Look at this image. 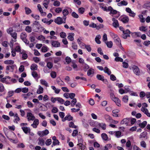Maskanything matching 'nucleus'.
Segmentation results:
<instances>
[{"instance_id":"nucleus-1","label":"nucleus","mask_w":150,"mask_h":150,"mask_svg":"<svg viewBox=\"0 0 150 150\" xmlns=\"http://www.w3.org/2000/svg\"><path fill=\"white\" fill-rule=\"evenodd\" d=\"M27 118L28 121H33L35 119V116L30 112H28L27 113Z\"/></svg>"},{"instance_id":"nucleus-2","label":"nucleus","mask_w":150,"mask_h":150,"mask_svg":"<svg viewBox=\"0 0 150 150\" xmlns=\"http://www.w3.org/2000/svg\"><path fill=\"white\" fill-rule=\"evenodd\" d=\"M132 69L134 73L137 75H139L140 74V72L138 67L134 65Z\"/></svg>"},{"instance_id":"nucleus-3","label":"nucleus","mask_w":150,"mask_h":150,"mask_svg":"<svg viewBox=\"0 0 150 150\" xmlns=\"http://www.w3.org/2000/svg\"><path fill=\"white\" fill-rule=\"evenodd\" d=\"M54 22L58 25H60L62 23H65V22L64 21L62 20V18L60 17H57L54 20Z\"/></svg>"},{"instance_id":"nucleus-4","label":"nucleus","mask_w":150,"mask_h":150,"mask_svg":"<svg viewBox=\"0 0 150 150\" xmlns=\"http://www.w3.org/2000/svg\"><path fill=\"white\" fill-rule=\"evenodd\" d=\"M110 14H117V16L116 17L117 18H118L120 15V12L118 11H117L116 10L113 9V8L111 7V9H110Z\"/></svg>"},{"instance_id":"nucleus-5","label":"nucleus","mask_w":150,"mask_h":150,"mask_svg":"<svg viewBox=\"0 0 150 150\" xmlns=\"http://www.w3.org/2000/svg\"><path fill=\"white\" fill-rule=\"evenodd\" d=\"M123 33L124 35L123 37L124 39H126L128 37H130L129 34L130 33V32L129 30H126L125 31H123Z\"/></svg>"},{"instance_id":"nucleus-6","label":"nucleus","mask_w":150,"mask_h":150,"mask_svg":"<svg viewBox=\"0 0 150 150\" xmlns=\"http://www.w3.org/2000/svg\"><path fill=\"white\" fill-rule=\"evenodd\" d=\"M112 20L113 21V23H112L113 26L116 28L118 27L119 24L118 21L115 18H113Z\"/></svg>"},{"instance_id":"nucleus-7","label":"nucleus","mask_w":150,"mask_h":150,"mask_svg":"<svg viewBox=\"0 0 150 150\" xmlns=\"http://www.w3.org/2000/svg\"><path fill=\"white\" fill-rule=\"evenodd\" d=\"M33 124L31 125V126L34 128L37 127V126L39 124V120L37 119H35L34 120Z\"/></svg>"},{"instance_id":"nucleus-8","label":"nucleus","mask_w":150,"mask_h":150,"mask_svg":"<svg viewBox=\"0 0 150 150\" xmlns=\"http://www.w3.org/2000/svg\"><path fill=\"white\" fill-rule=\"evenodd\" d=\"M112 100L116 103V105L120 107L121 106L120 100L118 98L115 97Z\"/></svg>"},{"instance_id":"nucleus-9","label":"nucleus","mask_w":150,"mask_h":150,"mask_svg":"<svg viewBox=\"0 0 150 150\" xmlns=\"http://www.w3.org/2000/svg\"><path fill=\"white\" fill-rule=\"evenodd\" d=\"M130 121V119L128 118H124L123 120L121 122L120 124L122 125H128V123Z\"/></svg>"},{"instance_id":"nucleus-10","label":"nucleus","mask_w":150,"mask_h":150,"mask_svg":"<svg viewBox=\"0 0 150 150\" xmlns=\"http://www.w3.org/2000/svg\"><path fill=\"white\" fill-rule=\"evenodd\" d=\"M73 119V117L71 116L70 114H68L67 115H66L64 118L62 120V121L63 122L65 121L66 120H68L69 121H70L71 120H72Z\"/></svg>"},{"instance_id":"nucleus-11","label":"nucleus","mask_w":150,"mask_h":150,"mask_svg":"<svg viewBox=\"0 0 150 150\" xmlns=\"http://www.w3.org/2000/svg\"><path fill=\"white\" fill-rule=\"evenodd\" d=\"M38 145L41 146H43L45 145V141L42 138H39L38 139Z\"/></svg>"},{"instance_id":"nucleus-12","label":"nucleus","mask_w":150,"mask_h":150,"mask_svg":"<svg viewBox=\"0 0 150 150\" xmlns=\"http://www.w3.org/2000/svg\"><path fill=\"white\" fill-rule=\"evenodd\" d=\"M128 2L125 1L123 0L121 1L120 2L117 4V5L119 6H127L128 4Z\"/></svg>"},{"instance_id":"nucleus-13","label":"nucleus","mask_w":150,"mask_h":150,"mask_svg":"<svg viewBox=\"0 0 150 150\" xmlns=\"http://www.w3.org/2000/svg\"><path fill=\"white\" fill-rule=\"evenodd\" d=\"M21 129L26 134L28 133L30 131V128L29 127H22Z\"/></svg>"},{"instance_id":"nucleus-14","label":"nucleus","mask_w":150,"mask_h":150,"mask_svg":"<svg viewBox=\"0 0 150 150\" xmlns=\"http://www.w3.org/2000/svg\"><path fill=\"white\" fill-rule=\"evenodd\" d=\"M14 117V122L16 123H18V122L20 120V118L17 113L15 114Z\"/></svg>"},{"instance_id":"nucleus-15","label":"nucleus","mask_w":150,"mask_h":150,"mask_svg":"<svg viewBox=\"0 0 150 150\" xmlns=\"http://www.w3.org/2000/svg\"><path fill=\"white\" fill-rule=\"evenodd\" d=\"M52 45L55 47H58L60 46V44L57 41H53L52 43Z\"/></svg>"},{"instance_id":"nucleus-16","label":"nucleus","mask_w":150,"mask_h":150,"mask_svg":"<svg viewBox=\"0 0 150 150\" xmlns=\"http://www.w3.org/2000/svg\"><path fill=\"white\" fill-rule=\"evenodd\" d=\"M74 33H69V35L67 37V38L71 41H72L74 40Z\"/></svg>"},{"instance_id":"nucleus-17","label":"nucleus","mask_w":150,"mask_h":150,"mask_svg":"<svg viewBox=\"0 0 150 150\" xmlns=\"http://www.w3.org/2000/svg\"><path fill=\"white\" fill-rule=\"evenodd\" d=\"M115 39H114V41L117 45L121 44V40L117 35H116Z\"/></svg>"},{"instance_id":"nucleus-18","label":"nucleus","mask_w":150,"mask_h":150,"mask_svg":"<svg viewBox=\"0 0 150 150\" xmlns=\"http://www.w3.org/2000/svg\"><path fill=\"white\" fill-rule=\"evenodd\" d=\"M49 2L50 0H44V1L43 5L46 8H47Z\"/></svg>"},{"instance_id":"nucleus-19","label":"nucleus","mask_w":150,"mask_h":150,"mask_svg":"<svg viewBox=\"0 0 150 150\" xmlns=\"http://www.w3.org/2000/svg\"><path fill=\"white\" fill-rule=\"evenodd\" d=\"M98 125L103 130H105L106 129V125L105 123H98Z\"/></svg>"},{"instance_id":"nucleus-20","label":"nucleus","mask_w":150,"mask_h":150,"mask_svg":"<svg viewBox=\"0 0 150 150\" xmlns=\"http://www.w3.org/2000/svg\"><path fill=\"white\" fill-rule=\"evenodd\" d=\"M129 20V19L127 16H125L121 18V21L124 23H128Z\"/></svg>"},{"instance_id":"nucleus-21","label":"nucleus","mask_w":150,"mask_h":150,"mask_svg":"<svg viewBox=\"0 0 150 150\" xmlns=\"http://www.w3.org/2000/svg\"><path fill=\"white\" fill-rule=\"evenodd\" d=\"M42 21L45 23H47L49 25L51 24L52 22L53 21L52 20H50V21H48L46 18H44L42 19Z\"/></svg>"},{"instance_id":"nucleus-22","label":"nucleus","mask_w":150,"mask_h":150,"mask_svg":"<svg viewBox=\"0 0 150 150\" xmlns=\"http://www.w3.org/2000/svg\"><path fill=\"white\" fill-rule=\"evenodd\" d=\"M10 35L11 37L14 39V41L15 42H16L17 38V33L16 32H13L12 33H11Z\"/></svg>"},{"instance_id":"nucleus-23","label":"nucleus","mask_w":150,"mask_h":150,"mask_svg":"<svg viewBox=\"0 0 150 150\" xmlns=\"http://www.w3.org/2000/svg\"><path fill=\"white\" fill-rule=\"evenodd\" d=\"M57 84L60 86L65 85V83L64 82L61 80L60 79H58V78H57Z\"/></svg>"},{"instance_id":"nucleus-24","label":"nucleus","mask_w":150,"mask_h":150,"mask_svg":"<svg viewBox=\"0 0 150 150\" xmlns=\"http://www.w3.org/2000/svg\"><path fill=\"white\" fill-rule=\"evenodd\" d=\"M38 69L37 65L35 64H32L30 66V69L32 70L35 71L37 70Z\"/></svg>"},{"instance_id":"nucleus-25","label":"nucleus","mask_w":150,"mask_h":150,"mask_svg":"<svg viewBox=\"0 0 150 150\" xmlns=\"http://www.w3.org/2000/svg\"><path fill=\"white\" fill-rule=\"evenodd\" d=\"M101 38V36L100 35H97L95 38V41L98 44H100L101 43L100 41V39Z\"/></svg>"},{"instance_id":"nucleus-26","label":"nucleus","mask_w":150,"mask_h":150,"mask_svg":"<svg viewBox=\"0 0 150 150\" xmlns=\"http://www.w3.org/2000/svg\"><path fill=\"white\" fill-rule=\"evenodd\" d=\"M147 122L146 121H143L142 123L139 124V126L141 128H144L146 125Z\"/></svg>"},{"instance_id":"nucleus-27","label":"nucleus","mask_w":150,"mask_h":150,"mask_svg":"<svg viewBox=\"0 0 150 150\" xmlns=\"http://www.w3.org/2000/svg\"><path fill=\"white\" fill-rule=\"evenodd\" d=\"M43 92V88H42L41 86H39V88L38 90L37 93L40 94L42 93Z\"/></svg>"},{"instance_id":"nucleus-28","label":"nucleus","mask_w":150,"mask_h":150,"mask_svg":"<svg viewBox=\"0 0 150 150\" xmlns=\"http://www.w3.org/2000/svg\"><path fill=\"white\" fill-rule=\"evenodd\" d=\"M115 135L117 138H119L122 136L121 132L119 131H115Z\"/></svg>"},{"instance_id":"nucleus-29","label":"nucleus","mask_w":150,"mask_h":150,"mask_svg":"<svg viewBox=\"0 0 150 150\" xmlns=\"http://www.w3.org/2000/svg\"><path fill=\"white\" fill-rule=\"evenodd\" d=\"M14 65H13L11 66H7L6 67V70H10L12 71L14 69Z\"/></svg>"},{"instance_id":"nucleus-30","label":"nucleus","mask_w":150,"mask_h":150,"mask_svg":"<svg viewBox=\"0 0 150 150\" xmlns=\"http://www.w3.org/2000/svg\"><path fill=\"white\" fill-rule=\"evenodd\" d=\"M103 71L105 73H107L109 75H110L111 73V71L107 67L104 68Z\"/></svg>"},{"instance_id":"nucleus-31","label":"nucleus","mask_w":150,"mask_h":150,"mask_svg":"<svg viewBox=\"0 0 150 150\" xmlns=\"http://www.w3.org/2000/svg\"><path fill=\"white\" fill-rule=\"evenodd\" d=\"M104 118L107 121H109L110 120L112 119L110 115L107 114H105L104 115Z\"/></svg>"},{"instance_id":"nucleus-32","label":"nucleus","mask_w":150,"mask_h":150,"mask_svg":"<svg viewBox=\"0 0 150 150\" xmlns=\"http://www.w3.org/2000/svg\"><path fill=\"white\" fill-rule=\"evenodd\" d=\"M4 63L6 64H13L14 63V61L11 60H6L4 61Z\"/></svg>"},{"instance_id":"nucleus-33","label":"nucleus","mask_w":150,"mask_h":150,"mask_svg":"<svg viewBox=\"0 0 150 150\" xmlns=\"http://www.w3.org/2000/svg\"><path fill=\"white\" fill-rule=\"evenodd\" d=\"M25 13L26 14L29 15L32 12L31 10L29 8L25 7Z\"/></svg>"},{"instance_id":"nucleus-34","label":"nucleus","mask_w":150,"mask_h":150,"mask_svg":"<svg viewBox=\"0 0 150 150\" xmlns=\"http://www.w3.org/2000/svg\"><path fill=\"white\" fill-rule=\"evenodd\" d=\"M25 30L28 33L31 32L32 30V28L31 27L29 26H27L25 27Z\"/></svg>"},{"instance_id":"nucleus-35","label":"nucleus","mask_w":150,"mask_h":150,"mask_svg":"<svg viewBox=\"0 0 150 150\" xmlns=\"http://www.w3.org/2000/svg\"><path fill=\"white\" fill-rule=\"evenodd\" d=\"M101 137L105 141L108 140V137L107 135L105 133H102L101 134Z\"/></svg>"},{"instance_id":"nucleus-36","label":"nucleus","mask_w":150,"mask_h":150,"mask_svg":"<svg viewBox=\"0 0 150 150\" xmlns=\"http://www.w3.org/2000/svg\"><path fill=\"white\" fill-rule=\"evenodd\" d=\"M96 77L99 80L102 81H104V77L103 76L99 74H98L97 75Z\"/></svg>"},{"instance_id":"nucleus-37","label":"nucleus","mask_w":150,"mask_h":150,"mask_svg":"<svg viewBox=\"0 0 150 150\" xmlns=\"http://www.w3.org/2000/svg\"><path fill=\"white\" fill-rule=\"evenodd\" d=\"M26 37L27 35L25 32H23L21 33V37L22 40L26 39Z\"/></svg>"},{"instance_id":"nucleus-38","label":"nucleus","mask_w":150,"mask_h":150,"mask_svg":"<svg viewBox=\"0 0 150 150\" xmlns=\"http://www.w3.org/2000/svg\"><path fill=\"white\" fill-rule=\"evenodd\" d=\"M51 87L52 89L54 91L55 93H56L58 94L59 93L60 91V89L56 88L54 86H52Z\"/></svg>"},{"instance_id":"nucleus-39","label":"nucleus","mask_w":150,"mask_h":150,"mask_svg":"<svg viewBox=\"0 0 150 150\" xmlns=\"http://www.w3.org/2000/svg\"><path fill=\"white\" fill-rule=\"evenodd\" d=\"M85 11V8L83 7H80L78 9V12L79 13L81 14H83L84 13Z\"/></svg>"},{"instance_id":"nucleus-40","label":"nucleus","mask_w":150,"mask_h":150,"mask_svg":"<svg viewBox=\"0 0 150 150\" xmlns=\"http://www.w3.org/2000/svg\"><path fill=\"white\" fill-rule=\"evenodd\" d=\"M40 82L41 83L42 85H44L46 87H47L48 86L47 83L45 80L43 79H41L40 80Z\"/></svg>"},{"instance_id":"nucleus-41","label":"nucleus","mask_w":150,"mask_h":150,"mask_svg":"<svg viewBox=\"0 0 150 150\" xmlns=\"http://www.w3.org/2000/svg\"><path fill=\"white\" fill-rule=\"evenodd\" d=\"M147 135V132H143L141 133L139 136V138H145L146 137Z\"/></svg>"},{"instance_id":"nucleus-42","label":"nucleus","mask_w":150,"mask_h":150,"mask_svg":"<svg viewBox=\"0 0 150 150\" xmlns=\"http://www.w3.org/2000/svg\"><path fill=\"white\" fill-rule=\"evenodd\" d=\"M56 100L61 104H63L64 102V100L63 99L60 97H57Z\"/></svg>"},{"instance_id":"nucleus-43","label":"nucleus","mask_w":150,"mask_h":150,"mask_svg":"<svg viewBox=\"0 0 150 150\" xmlns=\"http://www.w3.org/2000/svg\"><path fill=\"white\" fill-rule=\"evenodd\" d=\"M122 100L125 103H127L128 100V97L126 95L124 96Z\"/></svg>"},{"instance_id":"nucleus-44","label":"nucleus","mask_w":150,"mask_h":150,"mask_svg":"<svg viewBox=\"0 0 150 150\" xmlns=\"http://www.w3.org/2000/svg\"><path fill=\"white\" fill-rule=\"evenodd\" d=\"M69 126L72 128L76 129L77 127V126L74 125V123L73 122H71L69 123Z\"/></svg>"},{"instance_id":"nucleus-45","label":"nucleus","mask_w":150,"mask_h":150,"mask_svg":"<svg viewBox=\"0 0 150 150\" xmlns=\"http://www.w3.org/2000/svg\"><path fill=\"white\" fill-rule=\"evenodd\" d=\"M76 99L75 98H74L71 101V103H70L71 106L72 107H74L76 104Z\"/></svg>"},{"instance_id":"nucleus-46","label":"nucleus","mask_w":150,"mask_h":150,"mask_svg":"<svg viewBox=\"0 0 150 150\" xmlns=\"http://www.w3.org/2000/svg\"><path fill=\"white\" fill-rule=\"evenodd\" d=\"M112 147V145L110 144H108L105 146L104 150H108L109 149H110Z\"/></svg>"},{"instance_id":"nucleus-47","label":"nucleus","mask_w":150,"mask_h":150,"mask_svg":"<svg viewBox=\"0 0 150 150\" xmlns=\"http://www.w3.org/2000/svg\"><path fill=\"white\" fill-rule=\"evenodd\" d=\"M52 143L51 139H48L45 142V144L47 146L50 145Z\"/></svg>"},{"instance_id":"nucleus-48","label":"nucleus","mask_w":150,"mask_h":150,"mask_svg":"<svg viewBox=\"0 0 150 150\" xmlns=\"http://www.w3.org/2000/svg\"><path fill=\"white\" fill-rule=\"evenodd\" d=\"M62 13L63 16H67L69 13V12L67 9H65L63 10Z\"/></svg>"},{"instance_id":"nucleus-49","label":"nucleus","mask_w":150,"mask_h":150,"mask_svg":"<svg viewBox=\"0 0 150 150\" xmlns=\"http://www.w3.org/2000/svg\"><path fill=\"white\" fill-rule=\"evenodd\" d=\"M48 48L47 46H43L42 48L41 51L43 52H45L47 51Z\"/></svg>"},{"instance_id":"nucleus-50","label":"nucleus","mask_w":150,"mask_h":150,"mask_svg":"<svg viewBox=\"0 0 150 150\" xmlns=\"http://www.w3.org/2000/svg\"><path fill=\"white\" fill-rule=\"evenodd\" d=\"M50 75L51 77L53 78H55L56 77V74L55 72L52 71L50 73Z\"/></svg>"},{"instance_id":"nucleus-51","label":"nucleus","mask_w":150,"mask_h":150,"mask_svg":"<svg viewBox=\"0 0 150 150\" xmlns=\"http://www.w3.org/2000/svg\"><path fill=\"white\" fill-rule=\"evenodd\" d=\"M53 5L54 6H59L60 5V2L59 1L56 0L54 2Z\"/></svg>"},{"instance_id":"nucleus-52","label":"nucleus","mask_w":150,"mask_h":150,"mask_svg":"<svg viewBox=\"0 0 150 150\" xmlns=\"http://www.w3.org/2000/svg\"><path fill=\"white\" fill-rule=\"evenodd\" d=\"M21 54H22V58L23 59H25L28 57L27 54L25 53V52H22Z\"/></svg>"},{"instance_id":"nucleus-53","label":"nucleus","mask_w":150,"mask_h":150,"mask_svg":"<svg viewBox=\"0 0 150 150\" xmlns=\"http://www.w3.org/2000/svg\"><path fill=\"white\" fill-rule=\"evenodd\" d=\"M14 92L13 91H9L8 93L7 97L9 98L12 96L13 95Z\"/></svg>"},{"instance_id":"nucleus-54","label":"nucleus","mask_w":150,"mask_h":150,"mask_svg":"<svg viewBox=\"0 0 150 150\" xmlns=\"http://www.w3.org/2000/svg\"><path fill=\"white\" fill-rule=\"evenodd\" d=\"M78 134V131L76 129L74 130L72 134V136L73 137L76 136Z\"/></svg>"},{"instance_id":"nucleus-55","label":"nucleus","mask_w":150,"mask_h":150,"mask_svg":"<svg viewBox=\"0 0 150 150\" xmlns=\"http://www.w3.org/2000/svg\"><path fill=\"white\" fill-rule=\"evenodd\" d=\"M7 32L8 34H10L13 32V29L12 28H10L7 30Z\"/></svg>"},{"instance_id":"nucleus-56","label":"nucleus","mask_w":150,"mask_h":150,"mask_svg":"<svg viewBox=\"0 0 150 150\" xmlns=\"http://www.w3.org/2000/svg\"><path fill=\"white\" fill-rule=\"evenodd\" d=\"M62 9L60 7H58L56 8L55 9V12L57 13H59L61 12Z\"/></svg>"},{"instance_id":"nucleus-57","label":"nucleus","mask_w":150,"mask_h":150,"mask_svg":"<svg viewBox=\"0 0 150 150\" xmlns=\"http://www.w3.org/2000/svg\"><path fill=\"white\" fill-rule=\"evenodd\" d=\"M139 18L140 19V21L142 23H143L145 21V19L144 18L143 16L142 15H140L139 16Z\"/></svg>"},{"instance_id":"nucleus-58","label":"nucleus","mask_w":150,"mask_h":150,"mask_svg":"<svg viewBox=\"0 0 150 150\" xmlns=\"http://www.w3.org/2000/svg\"><path fill=\"white\" fill-rule=\"evenodd\" d=\"M84 47L85 48H86L87 51L89 52H90L91 51V47L89 45H84Z\"/></svg>"},{"instance_id":"nucleus-59","label":"nucleus","mask_w":150,"mask_h":150,"mask_svg":"<svg viewBox=\"0 0 150 150\" xmlns=\"http://www.w3.org/2000/svg\"><path fill=\"white\" fill-rule=\"evenodd\" d=\"M47 66L49 69H51L53 67V64L50 62H48L47 63Z\"/></svg>"},{"instance_id":"nucleus-60","label":"nucleus","mask_w":150,"mask_h":150,"mask_svg":"<svg viewBox=\"0 0 150 150\" xmlns=\"http://www.w3.org/2000/svg\"><path fill=\"white\" fill-rule=\"evenodd\" d=\"M106 44L108 47L111 48L112 45V43L111 41L108 42L106 43Z\"/></svg>"},{"instance_id":"nucleus-61","label":"nucleus","mask_w":150,"mask_h":150,"mask_svg":"<svg viewBox=\"0 0 150 150\" xmlns=\"http://www.w3.org/2000/svg\"><path fill=\"white\" fill-rule=\"evenodd\" d=\"M93 69H90L88 71L87 75L88 76H89L92 74H93L94 72L93 71Z\"/></svg>"},{"instance_id":"nucleus-62","label":"nucleus","mask_w":150,"mask_h":150,"mask_svg":"<svg viewBox=\"0 0 150 150\" xmlns=\"http://www.w3.org/2000/svg\"><path fill=\"white\" fill-rule=\"evenodd\" d=\"M27 105L29 108H33L34 106L33 104L30 101H28L27 102Z\"/></svg>"},{"instance_id":"nucleus-63","label":"nucleus","mask_w":150,"mask_h":150,"mask_svg":"<svg viewBox=\"0 0 150 150\" xmlns=\"http://www.w3.org/2000/svg\"><path fill=\"white\" fill-rule=\"evenodd\" d=\"M139 30L145 32L146 31L147 29L146 27L142 26L139 28Z\"/></svg>"},{"instance_id":"nucleus-64","label":"nucleus","mask_w":150,"mask_h":150,"mask_svg":"<svg viewBox=\"0 0 150 150\" xmlns=\"http://www.w3.org/2000/svg\"><path fill=\"white\" fill-rule=\"evenodd\" d=\"M78 146H79V149L81 150H86V146L83 145V144H82V145H80Z\"/></svg>"}]
</instances>
